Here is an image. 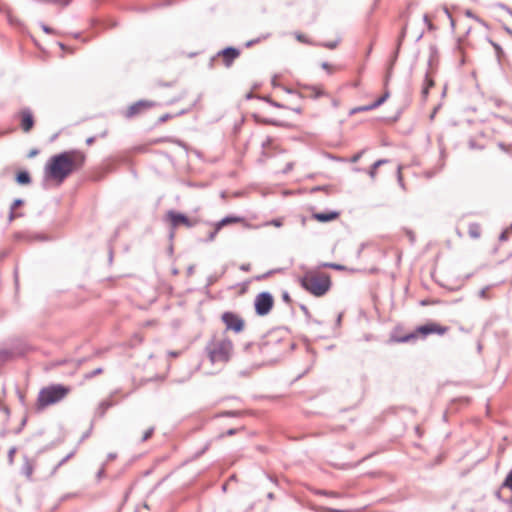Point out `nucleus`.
<instances>
[{
  "mask_svg": "<svg viewBox=\"0 0 512 512\" xmlns=\"http://www.w3.org/2000/svg\"><path fill=\"white\" fill-rule=\"evenodd\" d=\"M86 161V155L76 149L61 152L52 156L45 166V176L49 179L63 182L72 172L81 169Z\"/></svg>",
  "mask_w": 512,
  "mask_h": 512,
  "instance_id": "f257e3e1",
  "label": "nucleus"
},
{
  "mask_svg": "<svg viewBox=\"0 0 512 512\" xmlns=\"http://www.w3.org/2000/svg\"><path fill=\"white\" fill-rule=\"evenodd\" d=\"M301 287L315 297L324 296L331 288L329 275L307 272L300 279Z\"/></svg>",
  "mask_w": 512,
  "mask_h": 512,
  "instance_id": "f03ea898",
  "label": "nucleus"
},
{
  "mask_svg": "<svg viewBox=\"0 0 512 512\" xmlns=\"http://www.w3.org/2000/svg\"><path fill=\"white\" fill-rule=\"evenodd\" d=\"M206 352L212 364H224L231 358L233 343L227 337L222 339H213L207 344Z\"/></svg>",
  "mask_w": 512,
  "mask_h": 512,
  "instance_id": "7ed1b4c3",
  "label": "nucleus"
},
{
  "mask_svg": "<svg viewBox=\"0 0 512 512\" xmlns=\"http://www.w3.org/2000/svg\"><path fill=\"white\" fill-rule=\"evenodd\" d=\"M71 391L69 386L62 384H51L42 388L38 394L37 406L40 409L46 408L62 401Z\"/></svg>",
  "mask_w": 512,
  "mask_h": 512,
  "instance_id": "20e7f679",
  "label": "nucleus"
},
{
  "mask_svg": "<svg viewBox=\"0 0 512 512\" xmlns=\"http://www.w3.org/2000/svg\"><path fill=\"white\" fill-rule=\"evenodd\" d=\"M448 330L449 328L447 326H442L436 322H429L417 327L415 332L398 338L397 341L400 343H408L417 339L418 334H422L424 337L430 334L444 335Z\"/></svg>",
  "mask_w": 512,
  "mask_h": 512,
  "instance_id": "39448f33",
  "label": "nucleus"
},
{
  "mask_svg": "<svg viewBox=\"0 0 512 512\" xmlns=\"http://www.w3.org/2000/svg\"><path fill=\"white\" fill-rule=\"evenodd\" d=\"M165 218L169 221L171 226L170 238L174 237L175 229L183 225L187 228H192L196 225L197 221L188 218L185 214L177 212L175 210L167 211Z\"/></svg>",
  "mask_w": 512,
  "mask_h": 512,
  "instance_id": "423d86ee",
  "label": "nucleus"
},
{
  "mask_svg": "<svg viewBox=\"0 0 512 512\" xmlns=\"http://www.w3.org/2000/svg\"><path fill=\"white\" fill-rule=\"evenodd\" d=\"M274 304V299L271 293L269 292H261L259 293L254 301L255 312L259 316L267 315Z\"/></svg>",
  "mask_w": 512,
  "mask_h": 512,
  "instance_id": "0eeeda50",
  "label": "nucleus"
},
{
  "mask_svg": "<svg viewBox=\"0 0 512 512\" xmlns=\"http://www.w3.org/2000/svg\"><path fill=\"white\" fill-rule=\"evenodd\" d=\"M221 320L225 324L227 330H231L235 333H241L245 327L244 319L238 314L226 311L221 315Z\"/></svg>",
  "mask_w": 512,
  "mask_h": 512,
  "instance_id": "6e6552de",
  "label": "nucleus"
},
{
  "mask_svg": "<svg viewBox=\"0 0 512 512\" xmlns=\"http://www.w3.org/2000/svg\"><path fill=\"white\" fill-rule=\"evenodd\" d=\"M154 106V103L147 100H139L133 103L125 112L126 118H133L136 115L140 114L142 111L151 108Z\"/></svg>",
  "mask_w": 512,
  "mask_h": 512,
  "instance_id": "1a4fd4ad",
  "label": "nucleus"
},
{
  "mask_svg": "<svg viewBox=\"0 0 512 512\" xmlns=\"http://www.w3.org/2000/svg\"><path fill=\"white\" fill-rule=\"evenodd\" d=\"M21 119V128L28 133L34 126V117L29 108H24L19 113Z\"/></svg>",
  "mask_w": 512,
  "mask_h": 512,
  "instance_id": "9d476101",
  "label": "nucleus"
},
{
  "mask_svg": "<svg viewBox=\"0 0 512 512\" xmlns=\"http://www.w3.org/2000/svg\"><path fill=\"white\" fill-rule=\"evenodd\" d=\"M389 95H390L389 91H385V93L381 97H379L376 101L371 103V105L355 107L350 111V114L353 115V114H356L359 112L374 110V109L378 108L379 106H381L389 98Z\"/></svg>",
  "mask_w": 512,
  "mask_h": 512,
  "instance_id": "9b49d317",
  "label": "nucleus"
},
{
  "mask_svg": "<svg viewBox=\"0 0 512 512\" xmlns=\"http://www.w3.org/2000/svg\"><path fill=\"white\" fill-rule=\"evenodd\" d=\"M218 55H221L223 57L224 64L227 67H229L231 66L233 61L239 57L240 51L234 47H226L220 52H218Z\"/></svg>",
  "mask_w": 512,
  "mask_h": 512,
  "instance_id": "f8f14e48",
  "label": "nucleus"
},
{
  "mask_svg": "<svg viewBox=\"0 0 512 512\" xmlns=\"http://www.w3.org/2000/svg\"><path fill=\"white\" fill-rule=\"evenodd\" d=\"M23 464L21 467V473L26 477L27 480H32L35 463L28 456L23 457Z\"/></svg>",
  "mask_w": 512,
  "mask_h": 512,
  "instance_id": "ddd939ff",
  "label": "nucleus"
},
{
  "mask_svg": "<svg viewBox=\"0 0 512 512\" xmlns=\"http://www.w3.org/2000/svg\"><path fill=\"white\" fill-rule=\"evenodd\" d=\"M338 216H339V213L336 211L318 212V213L313 214V218L322 223H326V222L335 220L338 218Z\"/></svg>",
  "mask_w": 512,
  "mask_h": 512,
  "instance_id": "4468645a",
  "label": "nucleus"
},
{
  "mask_svg": "<svg viewBox=\"0 0 512 512\" xmlns=\"http://www.w3.org/2000/svg\"><path fill=\"white\" fill-rule=\"evenodd\" d=\"M16 182L20 185H28L31 183V176L28 171H20L16 174Z\"/></svg>",
  "mask_w": 512,
  "mask_h": 512,
  "instance_id": "2eb2a0df",
  "label": "nucleus"
},
{
  "mask_svg": "<svg viewBox=\"0 0 512 512\" xmlns=\"http://www.w3.org/2000/svg\"><path fill=\"white\" fill-rule=\"evenodd\" d=\"M387 162V159H379L371 165L370 169L368 170V175L372 180L376 178L377 169Z\"/></svg>",
  "mask_w": 512,
  "mask_h": 512,
  "instance_id": "dca6fc26",
  "label": "nucleus"
},
{
  "mask_svg": "<svg viewBox=\"0 0 512 512\" xmlns=\"http://www.w3.org/2000/svg\"><path fill=\"white\" fill-rule=\"evenodd\" d=\"M242 221V218L241 217H237V216H226L224 217L223 219H221L219 222H217L216 224L218 225V229H222L224 226L228 225V224H231V223H238Z\"/></svg>",
  "mask_w": 512,
  "mask_h": 512,
  "instance_id": "f3484780",
  "label": "nucleus"
},
{
  "mask_svg": "<svg viewBox=\"0 0 512 512\" xmlns=\"http://www.w3.org/2000/svg\"><path fill=\"white\" fill-rule=\"evenodd\" d=\"M468 234L471 238L478 239L481 236V226L478 223H470Z\"/></svg>",
  "mask_w": 512,
  "mask_h": 512,
  "instance_id": "a211bd4d",
  "label": "nucleus"
},
{
  "mask_svg": "<svg viewBox=\"0 0 512 512\" xmlns=\"http://www.w3.org/2000/svg\"><path fill=\"white\" fill-rule=\"evenodd\" d=\"M305 89L311 91V97L319 98L326 95L325 91L320 86L305 85Z\"/></svg>",
  "mask_w": 512,
  "mask_h": 512,
  "instance_id": "6ab92c4d",
  "label": "nucleus"
},
{
  "mask_svg": "<svg viewBox=\"0 0 512 512\" xmlns=\"http://www.w3.org/2000/svg\"><path fill=\"white\" fill-rule=\"evenodd\" d=\"M114 405V403L107 399V400H103L102 402H100V404L98 405V408H97V414L102 417L104 416V414L106 413V411L112 407Z\"/></svg>",
  "mask_w": 512,
  "mask_h": 512,
  "instance_id": "aec40b11",
  "label": "nucleus"
},
{
  "mask_svg": "<svg viewBox=\"0 0 512 512\" xmlns=\"http://www.w3.org/2000/svg\"><path fill=\"white\" fill-rule=\"evenodd\" d=\"M434 85L433 80L429 77L428 73L425 75V81L422 88V97L425 99L428 96L429 89Z\"/></svg>",
  "mask_w": 512,
  "mask_h": 512,
  "instance_id": "412c9836",
  "label": "nucleus"
},
{
  "mask_svg": "<svg viewBox=\"0 0 512 512\" xmlns=\"http://www.w3.org/2000/svg\"><path fill=\"white\" fill-rule=\"evenodd\" d=\"M316 495L326 496V497H332V498H339L340 494L335 491H328V490H321L318 489L314 492Z\"/></svg>",
  "mask_w": 512,
  "mask_h": 512,
  "instance_id": "4be33fe9",
  "label": "nucleus"
},
{
  "mask_svg": "<svg viewBox=\"0 0 512 512\" xmlns=\"http://www.w3.org/2000/svg\"><path fill=\"white\" fill-rule=\"evenodd\" d=\"M502 488H509L512 491V469L507 474L504 482L502 483Z\"/></svg>",
  "mask_w": 512,
  "mask_h": 512,
  "instance_id": "5701e85b",
  "label": "nucleus"
},
{
  "mask_svg": "<svg viewBox=\"0 0 512 512\" xmlns=\"http://www.w3.org/2000/svg\"><path fill=\"white\" fill-rule=\"evenodd\" d=\"M220 230H221V229H218V225H217V224H215V226H214L213 230L209 232V234H208V237H207L206 241H207V242H212V241L215 239V237H216L217 233H218Z\"/></svg>",
  "mask_w": 512,
  "mask_h": 512,
  "instance_id": "b1692460",
  "label": "nucleus"
},
{
  "mask_svg": "<svg viewBox=\"0 0 512 512\" xmlns=\"http://www.w3.org/2000/svg\"><path fill=\"white\" fill-rule=\"evenodd\" d=\"M257 348L259 349L260 353L267 354L268 348H269V342H262L257 345Z\"/></svg>",
  "mask_w": 512,
  "mask_h": 512,
  "instance_id": "393cba45",
  "label": "nucleus"
},
{
  "mask_svg": "<svg viewBox=\"0 0 512 512\" xmlns=\"http://www.w3.org/2000/svg\"><path fill=\"white\" fill-rule=\"evenodd\" d=\"M153 433H154V428H153V427H150V428H149V429H147V430L145 431V433L143 434L141 441H142V442L147 441L149 438H151V436L153 435Z\"/></svg>",
  "mask_w": 512,
  "mask_h": 512,
  "instance_id": "a878e982",
  "label": "nucleus"
},
{
  "mask_svg": "<svg viewBox=\"0 0 512 512\" xmlns=\"http://www.w3.org/2000/svg\"><path fill=\"white\" fill-rule=\"evenodd\" d=\"M102 372H103V369H102V368H97V369H95V370H93V371H91V372L87 373V374L85 375V378H86V379H91V378H93V377H95V376H97V375L101 374Z\"/></svg>",
  "mask_w": 512,
  "mask_h": 512,
  "instance_id": "bb28decb",
  "label": "nucleus"
},
{
  "mask_svg": "<svg viewBox=\"0 0 512 512\" xmlns=\"http://www.w3.org/2000/svg\"><path fill=\"white\" fill-rule=\"evenodd\" d=\"M323 266L331 268V269L339 270V271L345 269V267L343 265L336 264V263H325V264H323Z\"/></svg>",
  "mask_w": 512,
  "mask_h": 512,
  "instance_id": "cd10ccee",
  "label": "nucleus"
},
{
  "mask_svg": "<svg viewBox=\"0 0 512 512\" xmlns=\"http://www.w3.org/2000/svg\"><path fill=\"white\" fill-rule=\"evenodd\" d=\"M239 415H240L239 411H224L219 414V416H221V417H236Z\"/></svg>",
  "mask_w": 512,
  "mask_h": 512,
  "instance_id": "c85d7f7f",
  "label": "nucleus"
},
{
  "mask_svg": "<svg viewBox=\"0 0 512 512\" xmlns=\"http://www.w3.org/2000/svg\"><path fill=\"white\" fill-rule=\"evenodd\" d=\"M317 511H319V512H344L343 510H340V509H335V508H330V507H325V506H320L319 508H317Z\"/></svg>",
  "mask_w": 512,
  "mask_h": 512,
  "instance_id": "c756f323",
  "label": "nucleus"
},
{
  "mask_svg": "<svg viewBox=\"0 0 512 512\" xmlns=\"http://www.w3.org/2000/svg\"><path fill=\"white\" fill-rule=\"evenodd\" d=\"M273 143V139L268 136L266 139L262 142L261 146L263 150H267Z\"/></svg>",
  "mask_w": 512,
  "mask_h": 512,
  "instance_id": "7c9ffc66",
  "label": "nucleus"
},
{
  "mask_svg": "<svg viewBox=\"0 0 512 512\" xmlns=\"http://www.w3.org/2000/svg\"><path fill=\"white\" fill-rule=\"evenodd\" d=\"M364 153H365V150H361V151H359L358 153L354 154V155L350 158V162H351V163H356V162H358Z\"/></svg>",
  "mask_w": 512,
  "mask_h": 512,
  "instance_id": "2f4dec72",
  "label": "nucleus"
},
{
  "mask_svg": "<svg viewBox=\"0 0 512 512\" xmlns=\"http://www.w3.org/2000/svg\"><path fill=\"white\" fill-rule=\"evenodd\" d=\"M21 216H23V214H22V213H18V214H17V213H15V210H11V209H10V212H9V215H8V222H9V223H11V222H13V221H14V219H15L16 217H21Z\"/></svg>",
  "mask_w": 512,
  "mask_h": 512,
  "instance_id": "473e14b6",
  "label": "nucleus"
},
{
  "mask_svg": "<svg viewBox=\"0 0 512 512\" xmlns=\"http://www.w3.org/2000/svg\"><path fill=\"white\" fill-rule=\"evenodd\" d=\"M401 166H398V169H397V180H398V183L399 185L401 186L402 189H405V185H404V182H403V177H402V174H401Z\"/></svg>",
  "mask_w": 512,
  "mask_h": 512,
  "instance_id": "72a5a7b5",
  "label": "nucleus"
},
{
  "mask_svg": "<svg viewBox=\"0 0 512 512\" xmlns=\"http://www.w3.org/2000/svg\"><path fill=\"white\" fill-rule=\"evenodd\" d=\"M23 203H24V201H23L22 199L17 198V199H15V200L12 202V204H11L10 208H11V210H15L16 208H18V207L22 206V205H23Z\"/></svg>",
  "mask_w": 512,
  "mask_h": 512,
  "instance_id": "f704fd0d",
  "label": "nucleus"
},
{
  "mask_svg": "<svg viewBox=\"0 0 512 512\" xmlns=\"http://www.w3.org/2000/svg\"><path fill=\"white\" fill-rule=\"evenodd\" d=\"M300 309L304 313L306 319L311 320V313H310L309 309L307 308V306L304 304H301Z\"/></svg>",
  "mask_w": 512,
  "mask_h": 512,
  "instance_id": "c9c22d12",
  "label": "nucleus"
},
{
  "mask_svg": "<svg viewBox=\"0 0 512 512\" xmlns=\"http://www.w3.org/2000/svg\"><path fill=\"white\" fill-rule=\"evenodd\" d=\"M17 449L16 447H11L8 451V461L9 463H13L14 461V455L16 453Z\"/></svg>",
  "mask_w": 512,
  "mask_h": 512,
  "instance_id": "e433bc0d",
  "label": "nucleus"
},
{
  "mask_svg": "<svg viewBox=\"0 0 512 512\" xmlns=\"http://www.w3.org/2000/svg\"><path fill=\"white\" fill-rule=\"evenodd\" d=\"M491 44L495 49L497 56L500 57L503 54V49L501 48V46L493 41H491Z\"/></svg>",
  "mask_w": 512,
  "mask_h": 512,
  "instance_id": "4c0bfd02",
  "label": "nucleus"
},
{
  "mask_svg": "<svg viewBox=\"0 0 512 512\" xmlns=\"http://www.w3.org/2000/svg\"><path fill=\"white\" fill-rule=\"evenodd\" d=\"M293 168H294V162H288L285 165L284 169L282 170V173L287 174V173L291 172L293 170Z\"/></svg>",
  "mask_w": 512,
  "mask_h": 512,
  "instance_id": "58836bf2",
  "label": "nucleus"
},
{
  "mask_svg": "<svg viewBox=\"0 0 512 512\" xmlns=\"http://www.w3.org/2000/svg\"><path fill=\"white\" fill-rule=\"evenodd\" d=\"M11 356V353L8 350H0V360H7Z\"/></svg>",
  "mask_w": 512,
  "mask_h": 512,
  "instance_id": "ea45409f",
  "label": "nucleus"
},
{
  "mask_svg": "<svg viewBox=\"0 0 512 512\" xmlns=\"http://www.w3.org/2000/svg\"><path fill=\"white\" fill-rule=\"evenodd\" d=\"M265 100L270 104L272 105L273 107H277V108H285V106L281 103H278L270 98H265Z\"/></svg>",
  "mask_w": 512,
  "mask_h": 512,
  "instance_id": "a19ab883",
  "label": "nucleus"
},
{
  "mask_svg": "<svg viewBox=\"0 0 512 512\" xmlns=\"http://www.w3.org/2000/svg\"><path fill=\"white\" fill-rule=\"evenodd\" d=\"M465 15L469 18L475 19L476 21L483 23L481 19H479L471 10H466Z\"/></svg>",
  "mask_w": 512,
  "mask_h": 512,
  "instance_id": "79ce46f5",
  "label": "nucleus"
},
{
  "mask_svg": "<svg viewBox=\"0 0 512 512\" xmlns=\"http://www.w3.org/2000/svg\"><path fill=\"white\" fill-rule=\"evenodd\" d=\"M264 124L273 125V126H280V122L274 119H264L262 121Z\"/></svg>",
  "mask_w": 512,
  "mask_h": 512,
  "instance_id": "37998d69",
  "label": "nucleus"
},
{
  "mask_svg": "<svg viewBox=\"0 0 512 512\" xmlns=\"http://www.w3.org/2000/svg\"><path fill=\"white\" fill-rule=\"evenodd\" d=\"M509 234H510L509 229H505V230L500 234V236H499V240H500V241H506V240H508Z\"/></svg>",
  "mask_w": 512,
  "mask_h": 512,
  "instance_id": "c03bdc74",
  "label": "nucleus"
},
{
  "mask_svg": "<svg viewBox=\"0 0 512 512\" xmlns=\"http://www.w3.org/2000/svg\"><path fill=\"white\" fill-rule=\"evenodd\" d=\"M337 45H338V41H331V42H327V43L323 44L324 47L329 48V49H334L337 47Z\"/></svg>",
  "mask_w": 512,
  "mask_h": 512,
  "instance_id": "a18cd8bd",
  "label": "nucleus"
},
{
  "mask_svg": "<svg viewBox=\"0 0 512 512\" xmlns=\"http://www.w3.org/2000/svg\"><path fill=\"white\" fill-rule=\"evenodd\" d=\"M282 300H283L284 302L288 303V304H290V303H291V301H292V300H291V297H290V295H289V293H288L287 291H284V292L282 293Z\"/></svg>",
  "mask_w": 512,
  "mask_h": 512,
  "instance_id": "49530a36",
  "label": "nucleus"
},
{
  "mask_svg": "<svg viewBox=\"0 0 512 512\" xmlns=\"http://www.w3.org/2000/svg\"><path fill=\"white\" fill-rule=\"evenodd\" d=\"M269 224L275 227H281L283 225V222L281 219H273L269 222Z\"/></svg>",
  "mask_w": 512,
  "mask_h": 512,
  "instance_id": "de8ad7c7",
  "label": "nucleus"
},
{
  "mask_svg": "<svg viewBox=\"0 0 512 512\" xmlns=\"http://www.w3.org/2000/svg\"><path fill=\"white\" fill-rule=\"evenodd\" d=\"M444 12H445V14L447 15V17L450 20L451 27L454 28V25H455L454 19H453L452 15L450 14L449 10L446 7L444 8Z\"/></svg>",
  "mask_w": 512,
  "mask_h": 512,
  "instance_id": "09e8293b",
  "label": "nucleus"
},
{
  "mask_svg": "<svg viewBox=\"0 0 512 512\" xmlns=\"http://www.w3.org/2000/svg\"><path fill=\"white\" fill-rule=\"evenodd\" d=\"M444 12H445V14L447 15V17L450 20L451 27L454 28V25H455L454 19H453L452 15L450 14L449 10L446 7L444 8Z\"/></svg>",
  "mask_w": 512,
  "mask_h": 512,
  "instance_id": "8fccbe9b",
  "label": "nucleus"
},
{
  "mask_svg": "<svg viewBox=\"0 0 512 512\" xmlns=\"http://www.w3.org/2000/svg\"><path fill=\"white\" fill-rule=\"evenodd\" d=\"M40 26H41L42 30H43L45 33H47V34H51V33H53V29H52V28H50L49 26H47L46 24L41 23V24H40Z\"/></svg>",
  "mask_w": 512,
  "mask_h": 512,
  "instance_id": "3c124183",
  "label": "nucleus"
},
{
  "mask_svg": "<svg viewBox=\"0 0 512 512\" xmlns=\"http://www.w3.org/2000/svg\"><path fill=\"white\" fill-rule=\"evenodd\" d=\"M489 287H485V288H482L480 291H479V297L483 298V299H486L488 296H487V291H488Z\"/></svg>",
  "mask_w": 512,
  "mask_h": 512,
  "instance_id": "603ef678",
  "label": "nucleus"
},
{
  "mask_svg": "<svg viewBox=\"0 0 512 512\" xmlns=\"http://www.w3.org/2000/svg\"><path fill=\"white\" fill-rule=\"evenodd\" d=\"M74 455V452L69 453L67 456H65L59 463L58 467L63 465L65 462H67L72 456Z\"/></svg>",
  "mask_w": 512,
  "mask_h": 512,
  "instance_id": "864d4df0",
  "label": "nucleus"
},
{
  "mask_svg": "<svg viewBox=\"0 0 512 512\" xmlns=\"http://www.w3.org/2000/svg\"><path fill=\"white\" fill-rule=\"evenodd\" d=\"M405 36H406V26H404L402 31H401V34H400V37H399V40H398V47L401 45V42L405 38Z\"/></svg>",
  "mask_w": 512,
  "mask_h": 512,
  "instance_id": "5fc2aeb1",
  "label": "nucleus"
},
{
  "mask_svg": "<svg viewBox=\"0 0 512 512\" xmlns=\"http://www.w3.org/2000/svg\"><path fill=\"white\" fill-rule=\"evenodd\" d=\"M321 67L326 70L328 73H332L331 65L328 62H323Z\"/></svg>",
  "mask_w": 512,
  "mask_h": 512,
  "instance_id": "6e6d98bb",
  "label": "nucleus"
},
{
  "mask_svg": "<svg viewBox=\"0 0 512 512\" xmlns=\"http://www.w3.org/2000/svg\"><path fill=\"white\" fill-rule=\"evenodd\" d=\"M251 269V265L249 263H244L240 266V270L244 272H248Z\"/></svg>",
  "mask_w": 512,
  "mask_h": 512,
  "instance_id": "4d7b16f0",
  "label": "nucleus"
},
{
  "mask_svg": "<svg viewBox=\"0 0 512 512\" xmlns=\"http://www.w3.org/2000/svg\"><path fill=\"white\" fill-rule=\"evenodd\" d=\"M104 473H105V465L103 464L102 467L100 468V470L97 472V478L98 479H101L103 476H104Z\"/></svg>",
  "mask_w": 512,
  "mask_h": 512,
  "instance_id": "13d9d810",
  "label": "nucleus"
},
{
  "mask_svg": "<svg viewBox=\"0 0 512 512\" xmlns=\"http://www.w3.org/2000/svg\"><path fill=\"white\" fill-rule=\"evenodd\" d=\"M170 118H171V115H170V114H164V115H162V116L159 118V122H160V123H164V122H166V121H167L168 119H170Z\"/></svg>",
  "mask_w": 512,
  "mask_h": 512,
  "instance_id": "bf43d9fd",
  "label": "nucleus"
},
{
  "mask_svg": "<svg viewBox=\"0 0 512 512\" xmlns=\"http://www.w3.org/2000/svg\"><path fill=\"white\" fill-rule=\"evenodd\" d=\"M496 6H497L498 8H500V9H502V10L506 11V12H507V11H508V9L510 8L508 5H506V4H504V3H498Z\"/></svg>",
  "mask_w": 512,
  "mask_h": 512,
  "instance_id": "052dcab7",
  "label": "nucleus"
},
{
  "mask_svg": "<svg viewBox=\"0 0 512 512\" xmlns=\"http://www.w3.org/2000/svg\"><path fill=\"white\" fill-rule=\"evenodd\" d=\"M437 172H438V170L426 171L425 175L427 178H432Z\"/></svg>",
  "mask_w": 512,
  "mask_h": 512,
  "instance_id": "680f3d73",
  "label": "nucleus"
},
{
  "mask_svg": "<svg viewBox=\"0 0 512 512\" xmlns=\"http://www.w3.org/2000/svg\"><path fill=\"white\" fill-rule=\"evenodd\" d=\"M253 347H255L254 343H252V342L246 343L244 345V351H248L250 348H253Z\"/></svg>",
  "mask_w": 512,
  "mask_h": 512,
  "instance_id": "e2e57ef3",
  "label": "nucleus"
},
{
  "mask_svg": "<svg viewBox=\"0 0 512 512\" xmlns=\"http://www.w3.org/2000/svg\"><path fill=\"white\" fill-rule=\"evenodd\" d=\"M25 424H26V418H24V419L22 420V422H21V424H20V427L15 431V433H17V434H18V433H20V432H21V430H22V428L25 426Z\"/></svg>",
  "mask_w": 512,
  "mask_h": 512,
  "instance_id": "0e129e2a",
  "label": "nucleus"
},
{
  "mask_svg": "<svg viewBox=\"0 0 512 512\" xmlns=\"http://www.w3.org/2000/svg\"><path fill=\"white\" fill-rule=\"evenodd\" d=\"M236 432H237V429L232 428V429H229V430L226 432V435H227V436H232V435L236 434Z\"/></svg>",
  "mask_w": 512,
  "mask_h": 512,
  "instance_id": "69168bd1",
  "label": "nucleus"
},
{
  "mask_svg": "<svg viewBox=\"0 0 512 512\" xmlns=\"http://www.w3.org/2000/svg\"><path fill=\"white\" fill-rule=\"evenodd\" d=\"M296 38L297 40H299L300 42H305V36L303 34H296Z\"/></svg>",
  "mask_w": 512,
  "mask_h": 512,
  "instance_id": "338daca9",
  "label": "nucleus"
},
{
  "mask_svg": "<svg viewBox=\"0 0 512 512\" xmlns=\"http://www.w3.org/2000/svg\"><path fill=\"white\" fill-rule=\"evenodd\" d=\"M423 20H424V22H425L429 27H431V26H432V24H431V22H430V20H429L428 15H424Z\"/></svg>",
  "mask_w": 512,
  "mask_h": 512,
  "instance_id": "774afa93",
  "label": "nucleus"
}]
</instances>
